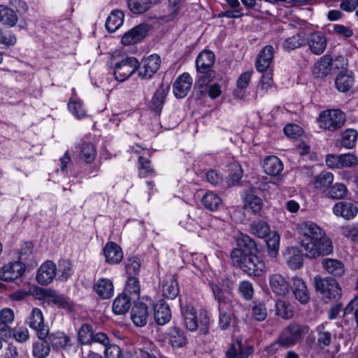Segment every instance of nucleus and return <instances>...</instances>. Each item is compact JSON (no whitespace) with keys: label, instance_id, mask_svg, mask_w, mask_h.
<instances>
[{"label":"nucleus","instance_id":"53","mask_svg":"<svg viewBox=\"0 0 358 358\" xmlns=\"http://www.w3.org/2000/svg\"><path fill=\"white\" fill-rule=\"evenodd\" d=\"M96 150L94 146L92 143H84L81 146L80 157L86 162L91 163L95 158Z\"/></svg>","mask_w":358,"mask_h":358},{"label":"nucleus","instance_id":"3","mask_svg":"<svg viewBox=\"0 0 358 358\" xmlns=\"http://www.w3.org/2000/svg\"><path fill=\"white\" fill-rule=\"evenodd\" d=\"M308 331L309 327L307 325L289 324L281 331L278 340L270 345V351H277L279 347L287 348L294 345L303 339Z\"/></svg>","mask_w":358,"mask_h":358},{"label":"nucleus","instance_id":"19","mask_svg":"<svg viewBox=\"0 0 358 358\" xmlns=\"http://www.w3.org/2000/svg\"><path fill=\"white\" fill-rule=\"evenodd\" d=\"M333 213L345 220L354 218L358 212V208L351 202L340 201L336 203L332 209Z\"/></svg>","mask_w":358,"mask_h":358},{"label":"nucleus","instance_id":"58","mask_svg":"<svg viewBox=\"0 0 358 358\" xmlns=\"http://www.w3.org/2000/svg\"><path fill=\"white\" fill-rule=\"evenodd\" d=\"M276 314L284 318H291L293 313L289 306L283 300H278L275 303Z\"/></svg>","mask_w":358,"mask_h":358},{"label":"nucleus","instance_id":"62","mask_svg":"<svg viewBox=\"0 0 358 358\" xmlns=\"http://www.w3.org/2000/svg\"><path fill=\"white\" fill-rule=\"evenodd\" d=\"M17 38L15 34L10 31H6L0 29V43L10 46L15 44Z\"/></svg>","mask_w":358,"mask_h":358},{"label":"nucleus","instance_id":"16","mask_svg":"<svg viewBox=\"0 0 358 358\" xmlns=\"http://www.w3.org/2000/svg\"><path fill=\"white\" fill-rule=\"evenodd\" d=\"M274 48L272 45H266L257 55L255 67L259 72L268 71L273 58Z\"/></svg>","mask_w":358,"mask_h":358},{"label":"nucleus","instance_id":"60","mask_svg":"<svg viewBox=\"0 0 358 358\" xmlns=\"http://www.w3.org/2000/svg\"><path fill=\"white\" fill-rule=\"evenodd\" d=\"M138 163L140 165L139 176L141 178H145L155 173L154 169L151 167V162L148 159L141 156L138 158Z\"/></svg>","mask_w":358,"mask_h":358},{"label":"nucleus","instance_id":"64","mask_svg":"<svg viewBox=\"0 0 358 358\" xmlns=\"http://www.w3.org/2000/svg\"><path fill=\"white\" fill-rule=\"evenodd\" d=\"M355 312V318L358 327V296L351 300L344 309V315H348Z\"/></svg>","mask_w":358,"mask_h":358},{"label":"nucleus","instance_id":"31","mask_svg":"<svg viewBox=\"0 0 358 358\" xmlns=\"http://www.w3.org/2000/svg\"><path fill=\"white\" fill-rule=\"evenodd\" d=\"M124 17V15L122 10H113L106 19L105 24L106 29L109 32H115L122 25Z\"/></svg>","mask_w":358,"mask_h":358},{"label":"nucleus","instance_id":"17","mask_svg":"<svg viewBox=\"0 0 358 358\" xmlns=\"http://www.w3.org/2000/svg\"><path fill=\"white\" fill-rule=\"evenodd\" d=\"M192 79L189 73H184L173 83V93L178 99L184 98L191 89Z\"/></svg>","mask_w":358,"mask_h":358},{"label":"nucleus","instance_id":"56","mask_svg":"<svg viewBox=\"0 0 358 358\" xmlns=\"http://www.w3.org/2000/svg\"><path fill=\"white\" fill-rule=\"evenodd\" d=\"M68 108L72 115L77 119L80 120L86 117V111L80 101H69Z\"/></svg>","mask_w":358,"mask_h":358},{"label":"nucleus","instance_id":"10","mask_svg":"<svg viewBox=\"0 0 358 358\" xmlns=\"http://www.w3.org/2000/svg\"><path fill=\"white\" fill-rule=\"evenodd\" d=\"M161 58L158 55H151L142 60L141 66H139L138 75L143 79L150 78L159 69Z\"/></svg>","mask_w":358,"mask_h":358},{"label":"nucleus","instance_id":"61","mask_svg":"<svg viewBox=\"0 0 358 358\" xmlns=\"http://www.w3.org/2000/svg\"><path fill=\"white\" fill-rule=\"evenodd\" d=\"M19 343H24L29 338V331L25 327H18L12 329L11 335Z\"/></svg>","mask_w":358,"mask_h":358},{"label":"nucleus","instance_id":"54","mask_svg":"<svg viewBox=\"0 0 358 358\" xmlns=\"http://www.w3.org/2000/svg\"><path fill=\"white\" fill-rule=\"evenodd\" d=\"M59 278L61 280H66L72 275V264L70 261L63 259L58 264Z\"/></svg>","mask_w":358,"mask_h":358},{"label":"nucleus","instance_id":"52","mask_svg":"<svg viewBox=\"0 0 358 358\" xmlns=\"http://www.w3.org/2000/svg\"><path fill=\"white\" fill-rule=\"evenodd\" d=\"M93 329L89 324H84L78 331V339L82 344H90L93 340Z\"/></svg>","mask_w":358,"mask_h":358},{"label":"nucleus","instance_id":"59","mask_svg":"<svg viewBox=\"0 0 358 358\" xmlns=\"http://www.w3.org/2000/svg\"><path fill=\"white\" fill-rule=\"evenodd\" d=\"M252 317L257 321H263L267 317V310L265 304L259 302H255L252 308Z\"/></svg>","mask_w":358,"mask_h":358},{"label":"nucleus","instance_id":"34","mask_svg":"<svg viewBox=\"0 0 358 358\" xmlns=\"http://www.w3.org/2000/svg\"><path fill=\"white\" fill-rule=\"evenodd\" d=\"M264 170L270 176H278L283 169V165L280 159L275 156H269L264 159Z\"/></svg>","mask_w":358,"mask_h":358},{"label":"nucleus","instance_id":"29","mask_svg":"<svg viewBox=\"0 0 358 358\" xmlns=\"http://www.w3.org/2000/svg\"><path fill=\"white\" fill-rule=\"evenodd\" d=\"M18 22V16L13 9L5 5H0V24L8 27H15Z\"/></svg>","mask_w":358,"mask_h":358},{"label":"nucleus","instance_id":"9","mask_svg":"<svg viewBox=\"0 0 358 358\" xmlns=\"http://www.w3.org/2000/svg\"><path fill=\"white\" fill-rule=\"evenodd\" d=\"M25 271L24 264L20 261L10 262L0 268V280L13 281L21 277Z\"/></svg>","mask_w":358,"mask_h":358},{"label":"nucleus","instance_id":"5","mask_svg":"<svg viewBox=\"0 0 358 358\" xmlns=\"http://www.w3.org/2000/svg\"><path fill=\"white\" fill-rule=\"evenodd\" d=\"M315 287L323 297L329 299H338L341 296V288L336 280L330 278L315 277Z\"/></svg>","mask_w":358,"mask_h":358},{"label":"nucleus","instance_id":"50","mask_svg":"<svg viewBox=\"0 0 358 358\" xmlns=\"http://www.w3.org/2000/svg\"><path fill=\"white\" fill-rule=\"evenodd\" d=\"M124 292L126 294H129L133 297L134 301L139 298L140 284L136 278L131 276L127 279Z\"/></svg>","mask_w":358,"mask_h":358},{"label":"nucleus","instance_id":"39","mask_svg":"<svg viewBox=\"0 0 358 358\" xmlns=\"http://www.w3.org/2000/svg\"><path fill=\"white\" fill-rule=\"evenodd\" d=\"M167 92L168 87L161 86L157 90L152 99V108L157 115H159L162 110Z\"/></svg>","mask_w":358,"mask_h":358},{"label":"nucleus","instance_id":"43","mask_svg":"<svg viewBox=\"0 0 358 358\" xmlns=\"http://www.w3.org/2000/svg\"><path fill=\"white\" fill-rule=\"evenodd\" d=\"M202 203L210 210H217L222 204V199L217 194L210 192L203 196Z\"/></svg>","mask_w":358,"mask_h":358},{"label":"nucleus","instance_id":"55","mask_svg":"<svg viewBox=\"0 0 358 358\" xmlns=\"http://www.w3.org/2000/svg\"><path fill=\"white\" fill-rule=\"evenodd\" d=\"M219 325L221 329H227L231 323V306L219 308Z\"/></svg>","mask_w":358,"mask_h":358},{"label":"nucleus","instance_id":"2","mask_svg":"<svg viewBox=\"0 0 358 358\" xmlns=\"http://www.w3.org/2000/svg\"><path fill=\"white\" fill-rule=\"evenodd\" d=\"M237 248L232 250L231 259L234 266L250 275L261 276L265 272L264 261L255 255L257 246L248 235L241 234L237 240Z\"/></svg>","mask_w":358,"mask_h":358},{"label":"nucleus","instance_id":"25","mask_svg":"<svg viewBox=\"0 0 358 358\" xmlns=\"http://www.w3.org/2000/svg\"><path fill=\"white\" fill-rule=\"evenodd\" d=\"M292 289L295 298L301 303H306L309 301V292L306 283L301 278L298 277L292 278Z\"/></svg>","mask_w":358,"mask_h":358},{"label":"nucleus","instance_id":"37","mask_svg":"<svg viewBox=\"0 0 358 358\" xmlns=\"http://www.w3.org/2000/svg\"><path fill=\"white\" fill-rule=\"evenodd\" d=\"M306 43L305 35L303 33H297L292 36L285 38L282 43V48L287 51L299 48Z\"/></svg>","mask_w":358,"mask_h":358},{"label":"nucleus","instance_id":"18","mask_svg":"<svg viewBox=\"0 0 358 358\" xmlns=\"http://www.w3.org/2000/svg\"><path fill=\"white\" fill-rule=\"evenodd\" d=\"M93 291L102 300L110 299L114 294V285L111 280L99 278L93 285Z\"/></svg>","mask_w":358,"mask_h":358},{"label":"nucleus","instance_id":"63","mask_svg":"<svg viewBox=\"0 0 358 358\" xmlns=\"http://www.w3.org/2000/svg\"><path fill=\"white\" fill-rule=\"evenodd\" d=\"M104 355L106 358H120L121 350L115 344H108L105 347Z\"/></svg>","mask_w":358,"mask_h":358},{"label":"nucleus","instance_id":"33","mask_svg":"<svg viewBox=\"0 0 358 358\" xmlns=\"http://www.w3.org/2000/svg\"><path fill=\"white\" fill-rule=\"evenodd\" d=\"M131 300H133V297L131 296H129L126 293L118 296L113 303V313L116 315L126 313L130 308Z\"/></svg>","mask_w":358,"mask_h":358},{"label":"nucleus","instance_id":"13","mask_svg":"<svg viewBox=\"0 0 358 358\" xmlns=\"http://www.w3.org/2000/svg\"><path fill=\"white\" fill-rule=\"evenodd\" d=\"M338 61V59L334 61L329 55H324L315 63L313 72L317 78L324 77L333 69H338V66L336 64Z\"/></svg>","mask_w":358,"mask_h":358},{"label":"nucleus","instance_id":"12","mask_svg":"<svg viewBox=\"0 0 358 358\" xmlns=\"http://www.w3.org/2000/svg\"><path fill=\"white\" fill-rule=\"evenodd\" d=\"M268 283L271 291L277 296H285L289 292V283L280 274L274 273L269 275Z\"/></svg>","mask_w":358,"mask_h":358},{"label":"nucleus","instance_id":"45","mask_svg":"<svg viewBox=\"0 0 358 358\" xmlns=\"http://www.w3.org/2000/svg\"><path fill=\"white\" fill-rule=\"evenodd\" d=\"M138 358H157V349L150 341H145L137 352Z\"/></svg>","mask_w":358,"mask_h":358},{"label":"nucleus","instance_id":"44","mask_svg":"<svg viewBox=\"0 0 358 358\" xmlns=\"http://www.w3.org/2000/svg\"><path fill=\"white\" fill-rule=\"evenodd\" d=\"M334 181V175L327 171H322L314 177L313 184L316 189L328 187Z\"/></svg>","mask_w":358,"mask_h":358},{"label":"nucleus","instance_id":"38","mask_svg":"<svg viewBox=\"0 0 358 358\" xmlns=\"http://www.w3.org/2000/svg\"><path fill=\"white\" fill-rule=\"evenodd\" d=\"M252 234L258 238H264L271 233V228L267 222L262 220L253 221L250 224Z\"/></svg>","mask_w":358,"mask_h":358},{"label":"nucleus","instance_id":"42","mask_svg":"<svg viewBox=\"0 0 358 358\" xmlns=\"http://www.w3.org/2000/svg\"><path fill=\"white\" fill-rule=\"evenodd\" d=\"M212 289L214 296L218 302V308L231 306L229 303L230 293L229 292L223 290L217 285L213 286Z\"/></svg>","mask_w":358,"mask_h":358},{"label":"nucleus","instance_id":"22","mask_svg":"<svg viewBox=\"0 0 358 358\" xmlns=\"http://www.w3.org/2000/svg\"><path fill=\"white\" fill-rule=\"evenodd\" d=\"M154 317L159 325H164L171 317L169 306L162 300L157 301L153 307Z\"/></svg>","mask_w":358,"mask_h":358},{"label":"nucleus","instance_id":"32","mask_svg":"<svg viewBox=\"0 0 358 358\" xmlns=\"http://www.w3.org/2000/svg\"><path fill=\"white\" fill-rule=\"evenodd\" d=\"M162 296L168 299H175L179 293V287L176 280L173 277L165 279L162 285Z\"/></svg>","mask_w":358,"mask_h":358},{"label":"nucleus","instance_id":"57","mask_svg":"<svg viewBox=\"0 0 358 358\" xmlns=\"http://www.w3.org/2000/svg\"><path fill=\"white\" fill-rule=\"evenodd\" d=\"M263 73L264 74L258 85V91L262 94H264L272 87L273 82L271 71H266Z\"/></svg>","mask_w":358,"mask_h":358},{"label":"nucleus","instance_id":"23","mask_svg":"<svg viewBox=\"0 0 358 358\" xmlns=\"http://www.w3.org/2000/svg\"><path fill=\"white\" fill-rule=\"evenodd\" d=\"M215 62V55L210 50H203L196 59V70L199 73H206L210 71Z\"/></svg>","mask_w":358,"mask_h":358},{"label":"nucleus","instance_id":"1","mask_svg":"<svg viewBox=\"0 0 358 358\" xmlns=\"http://www.w3.org/2000/svg\"><path fill=\"white\" fill-rule=\"evenodd\" d=\"M301 248L306 257L315 259L333 252V245L325 231L317 224L306 221L298 224Z\"/></svg>","mask_w":358,"mask_h":358},{"label":"nucleus","instance_id":"30","mask_svg":"<svg viewBox=\"0 0 358 358\" xmlns=\"http://www.w3.org/2000/svg\"><path fill=\"white\" fill-rule=\"evenodd\" d=\"M322 264L324 269L334 276L341 277L345 273L343 264L338 259L326 258L323 259Z\"/></svg>","mask_w":358,"mask_h":358},{"label":"nucleus","instance_id":"46","mask_svg":"<svg viewBox=\"0 0 358 358\" xmlns=\"http://www.w3.org/2000/svg\"><path fill=\"white\" fill-rule=\"evenodd\" d=\"M280 235L274 231L266 241L267 252L271 258L277 257L280 246Z\"/></svg>","mask_w":358,"mask_h":358},{"label":"nucleus","instance_id":"35","mask_svg":"<svg viewBox=\"0 0 358 358\" xmlns=\"http://www.w3.org/2000/svg\"><path fill=\"white\" fill-rule=\"evenodd\" d=\"M244 206L250 209L253 213H259L263 206L261 198L254 194L251 191H246L243 196Z\"/></svg>","mask_w":358,"mask_h":358},{"label":"nucleus","instance_id":"11","mask_svg":"<svg viewBox=\"0 0 358 358\" xmlns=\"http://www.w3.org/2000/svg\"><path fill=\"white\" fill-rule=\"evenodd\" d=\"M149 26L148 24L137 25L123 35L122 43L125 45L137 43L147 36Z\"/></svg>","mask_w":358,"mask_h":358},{"label":"nucleus","instance_id":"20","mask_svg":"<svg viewBox=\"0 0 358 358\" xmlns=\"http://www.w3.org/2000/svg\"><path fill=\"white\" fill-rule=\"evenodd\" d=\"M251 345H243L241 341H236L231 344L226 351L227 358H248L253 352Z\"/></svg>","mask_w":358,"mask_h":358},{"label":"nucleus","instance_id":"47","mask_svg":"<svg viewBox=\"0 0 358 358\" xmlns=\"http://www.w3.org/2000/svg\"><path fill=\"white\" fill-rule=\"evenodd\" d=\"M317 345L324 348L330 345L331 343V333L326 329L324 324H321L317 327Z\"/></svg>","mask_w":358,"mask_h":358},{"label":"nucleus","instance_id":"51","mask_svg":"<svg viewBox=\"0 0 358 358\" xmlns=\"http://www.w3.org/2000/svg\"><path fill=\"white\" fill-rule=\"evenodd\" d=\"M347 188L342 183H336L327 189V196L333 199H343L347 194Z\"/></svg>","mask_w":358,"mask_h":358},{"label":"nucleus","instance_id":"48","mask_svg":"<svg viewBox=\"0 0 358 358\" xmlns=\"http://www.w3.org/2000/svg\"><path fill=\"white\" fill-rule=\"evenodd\" d=\"M357 136V131L355 129L345 130L341 139V146L348 149L352 148L356 145Z\"/></svg>","mask_w":358,"mask_h":358},{"label":"nucleus","instance_id":"8","mask_svg":"<svg viewBox=\"0 0 358 358\" xmlns=\"http://www.w3.org/2000/svg\"><path fill=\"white\" fill-rule=\"evenodd\" d=\"M40 336L39 338H47L50 348L56 352L66 350L71 345L70 337L63 331L49 332L48 329L45 332L43 330L40 332Z\"/></svg>","mask_w":358,"mask_h":358},{"label":"nucleus","instance_id":"49","mask_svg":"<svg viewBox=\"0 0 358 358\" xmlns=\"http://www.w3.org/2000/svg\"><path fill=\"white\" fill-rule=\"evenodd\" d=\"M151 4L152 3L150 0H129L128 1L131 11L136 14H141L147 11Z\"/></svg>","mask_w":358,"mask_h":358},{"label":"nucleus","instance_id":"36","mask_svg":"<svg viewBox=\"0 0 358 358\" xmlns=\"http://www.w3.org/2000/svg\"><path fill=\"white\" fill-rule=\"evenodd\" d=\"M354 83L355 80L352 76L346 73H340L335 80L336 87L341 92L349 91Z\"/></svg>","mask_w":358,"mask_h":358},{"label":"nucleus","instance_id":"28","mask_svg":"<svg viewBox=\"0 0 358 358\" xmlns=\"http://www.w3.org/2000/svg\"><path fill=\"white\" fill-rule=\"evenodd\" d=\"M181 313L183 315L184 323L187 329L191 331H196L198 328L196 312L194 307L187 305L181 307Z\"/></svg>","mask_w":358,"mask_h":358},{"label":"nucleus","instance_id":"27","mask_svg":"<svg viewBox=\"0 0 358 358\" xmlns=\"http://www.w3.org/2000/svg\"><path fill=\"white\" fill-rule=\"evenodd\" d=\"M28 324L30 328L36 331L38 338L41 337V331L44 330L45 332L48 329V328L44 325L42 311L38 308L32 309L31 315L28 318Z\"/></svg>","mask_w":358,"mask_h":358},{"label":"nucleus","instance_id":"26","mask_svg":"<svg viewBox=\"0 0 358 358\" xmlns=\"http://www.w3.org/2000/svg\"><path fill=\"white\" fill-rule=\"evenodd\" d=\"M283 257L287 264L292 269H299L303 264V255L297 248H288L284 252Z\"/></svg>","mask_w":358,"mask_h":358},{"label":"nucleus","instance_id":"24","mask_svg":"<svg viewBox=\"0 0 358 358\" xmlns=\"http://www.w3.org/2000/svg\"><path fill=\"white\" fill-rule=\"evenodd\" d=\"M106 261L110 264H119L123 259L121 248L113 242L108 243L103 248Z\"/></svg>","mask_w":358,"mask_h":358},{"label":"nucleus","instance_id":"41","mask_svg":"<svg viewBox=\"0 0 358 358\" xmlns=\"http://www.w3.org/2000/svg\"><path fill=\"white\" fill-rule=\"evenodd\" d=\"M50 352V348L47 338H38V340L33 343L32 353L34 357L45 358L48 356Z\"/></svg>","mask_w":358,"mask_h":358},{"label":"nucleus","instance_id":"14","mask_svg":"<svg viewBox=\"0 0 358 358\" xmlns=\"http://www.w3.org/2000/svg\"><path fill=\"white\" fill-rule=\"evenodd\" d=\"M306 41L310 50L316 55L323 53L327 48V38L321 32L310 33Z\"/></svg>","mask_w":358,"mask_h":358},{"label":"nucleus","instance_id":"15","mask_svg":"<svg viewBox=\"0 0 358 358\" xmlns=\"http://www.w3.org/2000/svg\"><path fill=\"white\" fill-rule=\"evenodd\" d=\"M56 271V264L52 261H46L38 270L36 280L41 285H48L55 277Z\"/></svg>","mask_w":358,"mask_h":358},{"label":"nucleus","instance_id":"7","mask_svg":"<svg viewBox=\"0 0 358 358\" xmlns=\"http://www.w3.org/2000/svg\"><path fill=\"white\" fill-rule=\"evenodd\" d=\"M320 127L334 131L342 127L345 122V115L338 109L324 110L320 116Z\"/></svg>","mask_w":358,"mask_h":358},{"label":"nucleus","instance_id":"40","mask_svg":"<svg viewBox=\"0 0 358 358\" xmlns=\"http://www.w3.org/2000/svg\"><path fill=\"white\" fill-rule=\"evenodd\" d=\"M169 341L173 347L181 348L186 343L184 332L178 327H172L168 333Z\"/></svg>","mask_w":358,"mask_h":358},{"label":"nucleus","instance_id":"4","mask_svg":"<svg viewBox=\"0 0 358 358\" xmlns=\"http://www.w3.org/2000/svg\"><path fill=\"white\" fill-rule=\"evenodd\" d=\"M36 295L43 299L48 304L52 303L67 312H71L73 308V303L69 298L57 294L54 289L39 288L36 289Z\"/></svg>","mask_w":358,"mask_h":358},{"label":"nucleus","instance_id":"21","mask_svg":"<svg viewBox=\"0 0 358 358\" xmlns=\"http://www.w3.org/2000/svg\"><path fill=\"white\" fill-rule=\"evenodd\" d=\"M149 315L148 306L143 302L137 303L131 309V318L135 325L143 327Z\"/></svg>","mask_w":358,"mask_h":358},{"label":"nucleus","instance_id":"6","mask_svg":"<svg viewBox=\"0 0 358 358\" xmlns=\"http://www.w3.org/2000/svg\"><path fill=\"white\" fill-rule=\"evenodd\" d=\"M139 67V63L134 57H127L114 66L113 75L115 80L123 82L132 76Z\"/></svg>","mask_w":358,"mask_h":358}]
</instances>
